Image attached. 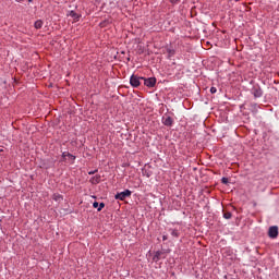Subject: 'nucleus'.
Here are the masks:
<instances>
[{
	"mask_svg": "<svg viewBox=\"0 0 279 279\" xmlns=\"http://www.w3.org/2000/svg\"><path fill=\"white\" fill-rule=\"evenodd\" d=\"M223 218H225V219H232V213H230V211H225V213H223Z\"/></svg>",
	"mask_w": 279,
	"mask_h": 279,
	"instance_id": "nucleus-12",
	"label": "nucleus"
},
{
	"mask_svg": "<svg viewBox=\"0 0 279 279\" xmlns=\"http://www.w3.org/2000/svg\"><path fill=\"white\" fill-rule=\"evenodd\" d=\"M269 239H278V227L272 226L268 229Z\"/></svg>",
	"mask_w": 279,
	"mask_h": 279,
	"instance_id": "nucleus-4",
	"label": "nucleus"
},
{
	"mask_svg": "<svg viewBox=\"0 0 279 279\" xmlns=\"http://www.w3.org/2000/svg\"><path fill=\"white\" fill-rule=\"evenodd\" d=\"M132 195V191L125 190L124 192H120L116 195V199H120V202L125 201L126 197Z\"/></svg>",
	"mask_w": 279,
	"mask_h": 279,
	"instance_id": "nucleus-2",
	"label": "nucleus"
},
{
	"mask_svg": "<svg viewBox=\"0 0 279 279\" xmlns=\"http://www.w3.org/2000/svg\"><path fill=\"white\" fill-rule=\"evenodd\" d=\"M170 3H180V0H169Z\"/></svg>",
	"mask_w": 279,
	"mask_h": 279,
	"instance_id": "nucleus-20",
	"label": "nucleus"
},
{
	"mask_svg": "<svg viewBox=\"0 0 279 279\" xmlns=\"http://www.w3.org/2000/svg\"><path fill=\"white\" fill-rule=\"evenodd\" d=\"M17 3H23L25 0H15Z\"/></svg>",
	"mask_w": 279,
	"mask_h": 279,
	"instance_id": "nucleus-22",
	"label": "nucleus"
},
{
	"mask_svg": "<svg viewBox=\"0 0 279 279\" xmlns=\"http://www.w3.org/2000/svg\"><path fill=\"white\" fill-rule=\"evenodd\" d=\"M167 239H168L167 235L162 236V241H167Z\"/></svg>",
	"mask_w": 279,
	"mask_h": 279,
	"instance_id": "nucleus-23",
	"label": "nucleus"
},
{
	"mask_svg": "<svg viewBox=\"0 0 279 279\" xmlns=\"http://www.w3.org/2000/svg\"><path fill=\"white\" fill-rule=\"evenodd\" d=\"M62 158H63V160H68L70 162V165H73V162H75V156H73L69 151H64L62 154Z\"/></svg>",
	"mask_w": 279,
	"mask_h": 279,
	"instance_id": "nucleus-5",
	"label": "nucleus"
},
{
	"mask_svg": "<svg viewBox=\"0 0 279 279\" xmlns=\"http://www.w3.org/2000/svg\"><path fill=\"white\" fill-rule=\"evenodd\" d=\"M170 233L171 236H173L174 239H178V236H180V232H178V230L175 229H170Z\"/></svg>",
	"mask_w": 279,
	"mask_h": 279,
	"instance_id": "nucleus-10",
	"label": "nucleus"
},
{
	"mask_svg": "<svg viewBox=\"0 0 279 279\" xmlns=\"http://www.w3.org/2000/svg\"><path fill=\"white\" fill-rule=\"evenodd\" d=\"M142 80L143 77L133 74L130 78V84L133 88H138V86H141Z\"/></svg>",
	"mask_w": 279,
	"mask_h": 279,
	"instance_id": "nucleus-1",
	"label": "nucleus"
},
{
	"mask_svg": "<svg viewBox=\"0 0 279 279\" xmlns=\"http://www.w3.org/2000/svg\"><path fill=\"white\" fill-rule=\"evenodd\" d=\"M95 173H97V170H94V171H89V172H88L89 175H95Z\"/></svg>",
	"mask_w": 279,
	"mask_h": 279,
	"instance_id": "nucleus-19",
	"label": "nucleus"
},
{
	"mask_svg": "<svg viewBox=\"0 0 279 279\" xmlns=\"http://www.w3.org/2000/svg\"><path fill=\"white\" fill-rule=\"evenodd\" d=\"M162 253L160 251L156 252L155 256H154V260H160V255Z\"/></svg>",
	"mask_w": 279,
	"mask_h": 279,
	"instance_id": "nucleus-13",
	"label": "nucleus"
},
{
	"mask_svg": "<svg viewBox=\"0 0 279 279\" xmlns=\"http://www.w3.org/2000/svg\"><path fill=\"white\" fill-rule=\"evenodd\" d=\"M169 51V53H171V56H173V53H175V51H173V50H168Z\"/></svg>",
	"mask_w": 279,
	"mask_h": 279,
	"instance_id": "nucleus-21",
	"label": "nucleus"
},
{
	"mask_svg": "<svg viewBox=\"0 0 279 279\" xmlns=\"http://www.w3.org/2000/svg\"><path fill=\"white\" fill-rule=\"evenodd\" d=\"M52 199H54V202H62V195L53 194Z\"/></svg>",
	"mask_w": 279,
	"mask_h": 279,
	"instance_id": "nucleus-11",
	"label": "nucleus"
},
{
	"mask_svg": "<svg viewBox=\"0 0 279 279\" xmlns=\"http://www.w3.org/2000/svg\"><path fill=\"white\" fill-rule=\"evenodd\" d=\"M90 182L92 184H99V182H101V177L100 175L94 177L92 178Z\"/></svg>",
	"mask_w": 279,
	"mask_h": 279,
	"instance_id": "nucleus-9",
	"label": "nucleus"
},
{
	"mask_svg": "<svg viewBox=\"0 0 279 279\" xmlns=\"http://www.w3.org/2000/svg\"><path fill=\"white\" fill-rule=\"evenodd\" d=\"M70 16H72V19H80V15H77V13H75L74 11L70 12Z\"/></svg>",
	"mask_w": 279,
	"mask_h": 279,
	"instance_id": "nucleus-14",
	"label": "nucleus"
},
{
	"mask_svg": "<svg viewBox=\"0 0 279 279\" xmlns=\"http://www.w3.org/2000/svg\"><path fill=\"white\" fill-rule=\"evenodd\" d=\"M105 207H106V204L100 203V204L98 205V213H101V210H104Z\"/></svg>",
	"mask_w": 279,
	"mask_h": 279,
	"instance_id": "nucleus-15",
	"label": "nucleus"
},
{
	"mask_svg": "<svg viewBox=\"0 0 279 279\" xmlns=\"http://www.w3.org/2000/svg\"><path fill=\"white\" fill-rule=\"evenodd\" d=\"M228 182H229V179H228V178L223 177V178L221 179V183H222V184H228Z\"/></svg>",
	"mask_w": 279,
	"mask_h": 279,
	"instance_id": "nucleus-16",
	"label": "nucleus"
},
{
	"mask_svg": "<svg viewBox=\"0 0 279 279\" xmlns=\"http://www.w3.org/2000/svg\"><path fill=\"white\" fill-rule=\"evenodd\" d=\"M252 94L256 98L263 97V89H260V87H258V86H254L253 89H252Z\"/></svg>",
	"mask_w": 279,
	"mask_h": 279,
	"instance_id": "nucleus-6",
	"label": "nucleus"
},
{
	"mask_svg": "<svg viewBox=\"0 0 279 279\" xmlns=\"http://www.w3.org/2000/svg\"><path fill=\"white\" fill-rule=\"evenodd\" d=\"M163 121V125H167V128H171V125H173V118L172 117H166L162 118Z\"/></svg>",
	"mask_w": 279,
	"mask_h": 279,
	"instance_id": "nucleus-7",
	"label": "nucleus"
},
{
	"mask_svg": "<svg viewBox=\"0 0 279 279\" xmlns=\"http://www.w3.org/2000/svg\"><path fill=\"white\" fill-rule=\"evenodd\" d=\"M142 81L148 88H154L156 86V77H143Z\"/></svg>",
	"mask_w": 279,
	"mask_h": 279,
	"instance_id": "nucleus-3",
	"label": "nucleus"
},
{
	"mask_svg": "<svg viewBox=\"0 0 279 279\" xmlns=\"http://www.w3.org/2000/svg\"><path fill=\"white\" fill-rule=\"evenodd\" d=\"M45 23L43 22V20H37L36 22H35V24H34V27H35V29H43V25H44Z\"/></svg>",
	"mask_w": 279,
	"mask_h": 279,
	"instance_id": "nucleus-8",
	"label": "nucleus"
},
{
	"mask_svg": "<svg viewBox=\"0 0 279 279\" xmlns=\"http://www.w3.org/2000/svg\"><path fill=\"white\" fill-rule=\"evenodd\" d=\"M93 206H94V208H99V203L94 202Z\"/></svg>",
	"mask_w": 279,
	"mask_h": 279,
	"instance_id": "nucleus-18",
	"label": "nucleus"
},
{
	"mask_svg": "<svg viewBox=\"0 0 279 279\" xmlns=\"http://www.w3.org/2000/svg\"><path fill=\"white\" fill-rule=\"evenodd\" d=\"M29 2H32V0H28Z\"/></svg>",
	"mask_w": 279,
	"mask_h": 279,
	"instance_id": "nucleus-24",
	"label": "nucleus"
},
{
	"mask_svg": "<svg viewBox=\"0 0 279 279\" xmlns=\"http://www.w3.org/2000/svg\"><path fill=\"white\" fill-rule=\"evenodd\" d=\"M210 93H211V95H215V93H217V87H211Z\"/></svg>",
	"mask_w": 279,
	"mask_h": 279,
	"instance_id": "nucleus-17",
	"label": "nucleus"
}]
</instances>
